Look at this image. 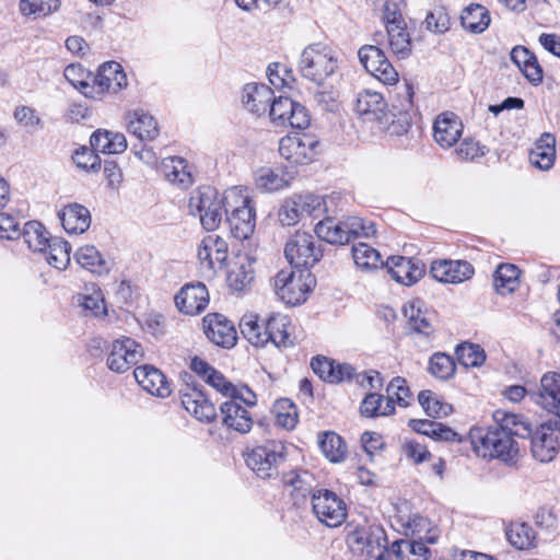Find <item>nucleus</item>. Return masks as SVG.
Returning <instances> with one entry per match:
<instances>
[{"instance_id":"f257e3e1","label":"nucleus","mask_w":560,"mask_h":560,"mask_svg":"<svg viewBox=\"0 0 560 560\" xmlns=\"http://www.w3.org/2000/svg\"><path fill=\"white\" fill-rule=\"evenodd\" d=\"M494 424L488 428H471L468 439L471 448L479 457L513 463L520 454V445L515 438L532 435V424L522 415L495 410Z\"/></svg>"},{"instance_id":"f03ea898","label":"nucleus","mask_w":560,"mask_h":560,"mask_svg":"<svg viewBox=\"0 0 560 560\" xmlns=\"http://www.w3.org/2000/svg\"><path fill=\"white\" fill-rule=\"evenodd\" d=\"M290 318L287 315H271L265 326L258 322L255 314H246L241 318L242 335L255 347H264L271 341L277 347H288L293 343L290 332Z\"/></svg>"},{"instance_id":"7ed1b4c3","label":"nucleus","mask_w":560,"mask_h":560,"mask_svg":"<svg viewBox=\"0 0 560 560\" xmlns=\"http://www.w3.org/2000/svg\"><path fill=\"white\" fill-rule=\"evenodd\" d=\"M298 69L303 78L324 85L339 69L338 55L326 44H311L302 50Z\"/></svg>"},{"instance_id":"20e7f679","label":"nucleus","mask_w":560,"mask_h":560,"mask_svg":"<svg viewBox=\"0 0 560 560\" xmlns=\"http://www.w3.org/2000/svg\"><path fill=\"white\" fill-rule=\"evenodd\" d=\"M226 222L232 235L237 240L248 238L256 226V213L253 200L246 189L231 187L225 190Z\"/></svg>"},{"instance_id":"39448f33","label":"nucleus","mask_w":560,"mask_h":560,"mask_svg":"<svg viewBox=\"0 0 560 560\" xmlns=\"http://www.w3.org/2000/svg\"><path fill=\"white\" fill-rule=\"evenodd\" d=\"M287 446L279 440H267L247 448L244 453L246 466L261 479H272L279 475L280 466L287 459Z\"/></svg>"},{"instance_id":"423d86ee","label":"nucleus","mask_w":560,"mask_h":560,"mask_svg":"<svg viewBox=\"0 0 560 560\" xmlns=\"http://www.w3.org/2000/svg\"><path fill=\"white\" fill-rule=\"evenodd\" d=\"M226 208L225 191L221 194L212 186L198 188L188 201L189 213L198 215L201 225L208 231H213L221 224Z\"/></svg>"},{"instance_id":"0eeeda50","label":"nucleus","mask_w":560,"mask_h":560,"mask_svg":"<svg viewBox=\"0 0 560 560\" xmlns=\"http://www.w3.org/2000/svg\"><path fill=\"white\" fill-rule=\"evenodd\" d=\"M315 279L307 270L281 269L272 279L276 295L288 305H299L306 301Z\"/></svg>"},{"instance_id":"6e6552de","label":"nucleus","mask_w":560,"mask_h":560,"mask_svg":"<svg viewBox=\"0 0 560 560\" xmlns=\"http://www.w3.org/2000/svg\"><path fill=\"white\" fill-rule=\"evenodd\" d=\"M190 369L199 375L207 384L228 398H240L247 406L257 404L256 394L247 386H236L225 378V376L214 370L203 359L195 357L191 359Z\"/></svg>"},{"instance_id":"1a4fd4ad","label":"nucleus","mask_w":560,"mask_h":560,"mask_svg":"<svg viewBox=\"0 0 560 560\" xmlns=\"http://www.w3.org/2000/svg\"><path fill=\"white\" fill-rule=\"evenodd\" d=\"M347 542L353 553L369 559L381 560L386 551L384 529L376 524L357 526L348 534Z\"/></svg>"},{"instance_id":"9d476101","label":"nucleus","mask_w":560,"mask_h":560,"mask_svg":"<svg viewBox=\"0 0 560 560\" xmlns=\"http://www.w3.org/2000/svg\"><path fill=\"white\" fill-rule=\"evenodd\" d=\"M312 509L318 521L329 527L341 525L347 517L345 501L328 489H317L312 493Z\"/></svg>"},{"instance_id":"9b49d317","label":"nucleus","mask_w":560,"mask_h":560,"mask_svg":"<svg viewBox=\"0 0 560 560\" xmlns=\"http://www.w3.org/2000/svg\"><path fill=\"white\" fill-rule=\"evenodd\" d=\"M319 142L310 133H292L281 138L280 155L293 164H308L318 154Z\"/></svg>"},{"instance_id":"f8f14e48","label":"nucleus","mask_w":560,"mask_h":560,"mask_svg":"<svg viewBox=\"0 0 560 560\" xmlns=\"http://www.w3.org/2000/svg\"><path fill=\"white\" fill-rule=\"evenodd\" d=\"M127 86V77L121 66L115 61L103 63L90 83L88 97L103 100L108 94H116Z\"/></svg>"},{"instance_id":"ddd939ff","label":"nucleus","mask_w":560,"mask_h":560,"mask_svg":"<svg viewBox=\"0 0 560 560\" xmlns=\"http://www.w3.org/2000/svg\"><path fill=\"white\" fill-rule=\"evenodd\" d=\"M284 256L292 268H311L319 261L322 250L316 247L313 235L298 232L287 242Z\"/></svg>"},{"instance_id":"4468645a","label":"nucleus","mask_w":560,"mask_h":560,"mask_svg":"<svg viewBox=\"0 0 560 560\" xmlns=\"http://www.w3.org/2000/svg\"><path fill=\"white\" fill-rule=\"evenodd\" d=\"M271 121L279 127L291 126L304 129L308 127L311 118L307 109L289 97H273L268 109Z\"/></svg>"},{"instance_id":"2eb2a0df","label":"nucleus","mask_w":560,"mask_h":560,"mask_svg":"<svg viewBox=\"0 0 560 560\" xmlns=\"http://www.w3.org/2000/svg\"><path fill=\"white\" fill-rule=\"evenodd\" d=\"M360 63L378 81L387 85L398 82L399 74L377 45H364L358 51Z\"/></svg>"},{"instance_id":"dca6fc26","label":"nucleus","mask_w":560,"mask_h":560,"mask_svg":"<svg viewBox=\"0 0 560 560\" xmlns=\"http://www.w3.org/2000/svg\"><path fill=\"white\" fill-rule=\"evenodd\" d=\"M143 355L141 346L133 339L124 337L113 342L107 357V366L116 373H125L137 364Z\"/></svg>"},{"instance_id":"f3484780","label":"nucleus","mask_w":560,"mask_h":560,"mask_svg":"<svg viewBox=\"0 0 560 560\" xmlns=\"http://www.w3.org/2000/svg\"><path fill=\"white\" fill-rule=\"evenodd\" d=\"M559 432L553 419L544 422L532 436V454L540 463L551 462L559 451Z\"/></svg>"},{"instance_id":"a211bd4d","label":"nucleus","mask_w":560,"mask_h":560,"mask_svg":"<svg viewBox=\"0 0 560 560\" xmlns=\"http://www.w3.org/2000/svg\"><path fill=\"white\" fill-rule=\"evenodd\" d=\"M463 130V121L455 113L443 112L434 119L433 139L442 149H451L462 138Z\"/></svg>"},{"instance_id":"6ab92c4d","label":"nucleus","mask_w":560,"mask_h":560,"mask_svg":"<svg viewBox=\"0 0 560 560\" xmlns=\"http://www.w3.org/2000/svg\"><path fill=\"white\" fill-rule=\"evenodd\" d=\"M536 402L553 413V424L560 429V374L547 372L540 380Z\"/></svg>"},{"instance_id":"aec40b11","label":"nucleus","mask_w":560,"mask_h":560,"mask_svg":"<svg viewBox=\"0 0 560 560\" xmlns=\"http://www.w3.org/2000/svg\"><path fill=\"white\" fill-rule=\"evenodd\" d=\"M175 304L179 312L186 315H197L209 304V292L201 283H188L175 295Z\"/></svg>"},{"instance_id":"412c9836","label":"nucleus","mask_w":560,"mask_h":560,"mask_svg":"<svg viewBox=\"0 0 560 560\" xmlns=\"http://www.w3.org/2000/svg\"><path fill=\"white\" fill-rule=\"evenodd\" d=\"M203 331L214 345L231 348L236 342V330L232 322L225 316L213 313L208 314L203 320Z\"/></svg>"},{"instance_id":"4be33fe9","label":"nucleus","mask_w":560,"mask_h":560,"mask_svg":"<svg viewBox=\"0 0 560 560\" xmlns=\"http://www.w3.org/2000/svg\"><path fill=\"white\" fill-rule=\"evenodd\" d=\"M247 405L240 398H229L220 406L223 424L238 433H247L253 427V418Z\"/></svg>"},{"instance_id":"5701e85b","label":"nucleus","mask_w":560,"mask_h":560,"mask_svg":"<svg viewBox=\"0 0 560 560\" xmlns=\"http://www.w3.org/2000/svg\"><path fill=\"white\" fill-rule=\"evenodd\" d=\"M432 277L443 283H460L474 275V267L464 260H435L431 264Z\"/></svg>"},{"instance_id":"b1692460","label":"nucleus","mask_w":560,"mask_h":560,"mask_svg":"<svg viewBox=\"0 0 560 560\" xmlns=\"http://www.w3.org/2000/svg\"><path fill=\"white\" fill-rule=\"evenodd\" d=\"M138 384L149 394L166 398L171 395L172 388L166 376L155 366L144 364L133 371Z\"/></svg>"},{"instance_id":"393cba45","label":"nucleus","mask_w":560,"mask_h":560,"mask_svg":"<svg viewBox=\"0 0 560 560\" xmlns=\"http://www.w3.org/2000/svg\"><path fill=\"white\" fill-rule=\"evenodd\" d=\"M255 259L247 254H238L228 272L226 281L231 290L235 292L246 291L254 281Z\"/></svg>"},{"instance_id":"a878e982","label":"nucleus","mask_w":560,"mask_h":560,"mask_svg":"<svg viewBox=\"0 0 560 560\" xmlns=\"http://www.w3.org/2000/svg\"><path fill=\"white\" fill-rule=\"evenodd\" d=\"M387 272L396 282L410 285L423 276V267L420 261L402 256L389 257L386 261Z\"/></svg>"},{"instance_id":"bb28decb","label":"nucleus","mask_w":560,"mask_h":560,"mask_svg":"<svg viewBox=\"0 0 560 560\" xmlns=\"http://www.w3.org/2000/svg\"><path fill=\"white\" fill-rule=\"evenodd\" d=\"M228 257V244L218 235L206 236L198 247V259L207 269L220 268Z\"/></svg>"},{"instance_id":"cd10ccee","label":"nucleus","mask_w":560,"mask_h":560,"mask_svg":"<svg viewBox=\"0 0 560 560\" xmlns=\"http://www.w3.org/2000/svg\"><path fill=\"white\" fill-rule=\"evenodd\" d=\"M160 172L172 185L186 189L192 185L190 165L180 156H167L161 161Z\"/></svg>"},{"instance_id":"c85d7f7f","label":"nucleus","mask_w":560,"mask_h":560,"mask_svg":"<svg viewBox=\"0 0 560 560\" xmlns=\"http://www.w3.org/2000/svg\"><path fill=\"white\" fill-rule=\"evenodd\" d=\"M58 218L68 234H82L91 225V213L80 203L65 206L59 210Z\"/></svg>"},{"instance_id":"c756f323","label":"nucleus","mask_w":560,"mask_h":560,"mask_svg":"<svg viewBox=\"0 0 560 560\" xmlns=\"http://www.w3.org/2000/svg\"><path fill=\"white\" fill-rule=\"evenodd\" d=\"M272 101L273 92L266 84L248 83L243 88L242 102L254 114H266Z\"/></svg>"},{"instance_id":"7c9ffc66","label":"nucleus","mask_w":560,"mask_h":560,"mask_svg":"<svg viewBox=\"0 0 560 560\" xmlns=\"http://www.w3.org/2000/svg\"><path fill=\"white\" fill-rule=\"evenodd\" d=\"M293 175L284 167H260L255 173V186L265 192L287 188L293 180Z\"/></svg>"},{"instance_id":"2f4dec72","label":"nucleus","mask_w":560,"mask_h":560,"mask_svg":"<svg viewBox=\"0 0 560 560\" xmlns=\"http://www.w3.org/2000/svg\"><path fill=\"white\" fill-rule=\"evenodd\" d=\"M183 407L201 422H211L217 417L214 405L206 395L197 389H191L182 394Z\"/></svg>"},{"instance_id":"473e14b6","label":"nucleus","mask_w":560,"mask_h":560,"mask_svg":"<svg viewBox=\"0 0 560 560\" xmlns=\"http://www.w3.org/2000/svg\"><path fill=\"white\" fill-rule=\"evenodd\" d=\"M128 131L142 141H151L159 135L158 122L144 110H133L126 115Z\"/></svg>"},{"instance_id":"72a5a7b5","label":"nucleus","mask_w":560,"mask_h":560,"mask_svg":"<svg viewBox=\"0 0 560 560\" xmlns=\"http://www.w3.org/2000/svg\"><path fill=\"white\" fill-rule=\"evenodd\" d=\"M407 537L435 544L440 537V529L429 518L421 515L409 516L402 522Z\"/></svg>"},{"instance_id":"f704fd0d","label":"nucleus","mask_w":560,"mask_h":560,"mask_svg":"<svg viewBox=\"0 0 560 560\" xmlns=\"http://www.w3.org/2000/svg\"><path fill=\"white\" fill-rule=\"evenodd\" d=\"M386 102L378 92L364 90L355 101V112L368 120H380L384 115Z\"/></svg>"},{"instance_id":"c9c22d12","label":"nucleus","mask_w":560,"mask_h":560,"mask_svg":"<svg viewBox=\"0 0 560 560\" xmlns=\"http://www.w3.org/2000/svg\"><path fill=\"white\" fill-rule=\"evenodd\" d=\"M556 160V139L550 133H544L529 152V162L535 167L548 171Z\"/></svg>"},{"instance_id":"e433bc0d","label":"nucleus","mask_w":560,"mask_h":560,"mask_svg":"<svg viewBox=\"0 0 560 560\" xmlns=\"http://www.w3.org/2000/svg\"><path fill=\"white\" fill-rule=\"evenodd\" d=\"M404 315L415 331L423 335H430L432 331L433 316L423 308L421 300H413L406 303L404 306Z\"/></svg>"},{"instance_id":"4c0bfd02","label":"nucleus","mask_w":560,"mask_h":560,"mask_svg":"<svg viewBox=\"0 0 560 560\" xmlns=\"http://www.w3.org/2000/svg\"><path fill=\"white\" fill-rule=\"evenodd\" d=\"M388 45L392 52L400 59L407 58L411 52V39L407 32L405 21L386 26Z\"/></svg>"},{"instance_id":"58836bf2","label":"nucleus","mask_w":560,"mask_h":560,"mask_svg":"<svg viewBox=\"0 0 560 560\" xmlns=\"http://www.w3.org/2000/svg\"><path fill=\"white\" fill-rule=\"evenodd\" d=\"M409 427L417 433L432 438L435 441L454 442L458 434L451 428L431 420L411 419Z\"/></svg>"},{"instance_id":"ea45409f","label":"nucleus","mask_w":560,"mask_h":560,"mask_svg":"<svg viewBox=\"0 0 560 560\" xmlns=\"http://www.w3.org/2000/svg\"><path fill=\"white\" fill-rule=\"evenodd\" d=\"M460 21L465 30L480 34L489 27L491 20L486 7L472 3L463 10Z\"/></svg>"},{"instance_id":"a19ab883","label":"nucleus","mask_w":560,"mask_h":560,"mask_svg":"<svg viewBox=\"0 0 560 560\" xmlns=\"http://www.w3.org/2000/svg\"><path fill=\"white\" fill-rule=\"evenodd\" d=\"M509 542L518 550H528L536 547V533L526 523H511L505 529Z\"/></svg>"},{"instance_id":"79ce46f5","label":"nucleus","mask_w":560,"mask_h":560,"mask_svg":"<svg viewBox=\"0 0 560 560\" xmlns=\"http://www.w3.org/2000/svg\"><path fill=\"white\" fill-rule=\"evenodd\" d=\"M74 259L82 268L93 273L103 275L109 270L108 262L93 245H84L78 248L74 253Z\"/></svg>"},{"instance_id":"37998d69","label":"nucleus","mask_w":560,"mask_h":560,"mask_svg":"<svg viewBox=\"0 0 560 560\" xmlns=\"http://www.w3.org/2000/svg\"><path fill=\"white\" fill-rule=\"evenodd\" d=\"M13 118L19 127L28 135H35L44 129L40 113L28 105H18L13 110Z\"/></svg>"},{"instance_id":"c03bdc74","label":"nucleus","mask_w":560,"mask_h":560,"mask_svg":"<svg viewBox=\"0 0 560 560\" xmlns=\"http://www.w3.org/2000/svg\"><path fill=\"white\" fill-rule=\"evenodd\" d=\"M318 444L324 456L331 463H341L347 455V446L335 432H323L318 435Z\"/></svg>"},{"instance_id":"a18cd8bd","label":"nucleus","mask_w":560,"mask_h":560,"mask_svg":"<svg viewBox=\"0 0 560 560\" xmlns=\"http://www.w3.org/2000/svg\"><path fill=\"white\" fill-rule=\"evenodd\" d=\"M283 483L289 489L290 494L296 500L305 499L307 494L313 493V477L306 470H293L283 475Z\"/></svg>"},{"instance_id":"49530a36","label":"nucleus","mask_w":560,"mask_h":560,"mask_svg":"<svg viewBox=\"0 0 560 560\" xmlns=\"http://www.w3.org/2000/svg\"><path fill=\"white\" fill-rule=\"evenodd\" d=\"M352 258L361 271H373L383 266L381 254L365 243H359L352 247Z\"/></svg>"},{"instance_id":"de8ad7c7","label":"nucleus","mask_w":560,"mask_h":560,"mask_svg":"<svg viewBox=\"0 0 560 560\" xmlns=\"http://www.w3.org/2000/svg\"><path fill=\"white\" fill-rule=\"evenodd\" d=\"M520 283V270L511 264L500 265L494 273L493 284L495 291L505 295L516 290Z\"/></svg>"},{"instance_id":"09e8293b","label":"nucleus","mask_w":560,"mask_h":560,"mask_svg":"<svg viewBox=\"0 0 560 560\" xmlns=\"http://www.w3.org/2000/svg\"><path fill=\"white\" fill-rule=\"evenodd\" d=\"M21 235L28 248L33 252H45L50 242L47 230L38 221L26 222Z\"/></svg>"},{"instance_id":"8fccbe9b","label":"nucleus","mask_w":560,"mask_h":560,"mask_svg":"<svg viewBox=\"0 0 560 560\" xmlns=\"http://www.w3.org/2000/svg\"><path fill=\"white\" fill-rule=\"evenodd\" d=\"M60 8V0H20L19 11L25 18L34 20L46 18Z\"/></svg>"},{"instance_id":"3c124183","label":"nucleus","mask_w":560,"mask_h":560,"mask_svg":"<svg viewBox=\"0 0 560 560\" xmlns=\"http://www.w3.org/2000/svg\"><path fill=\"white\" fill-rule=\"evenodd\" d=\"M71 246L61 238H52L43 252L47 262L58 270H65L70 264Z\"/></svg>"},{"instance_id":"603ef678","label":"nucleus","mask_w":560,"mask_h":560,"mask_svg":"<svg viewBox=\"0 0 560 560\" xmlns=\"http://www.w3.org/2000/svg\"><path fill=\"white\" fill-rule=\"evenodd\" d=\"M418 401L430 417L442 418L453 412V406L431 390L420 392Z\"/></svg>"},{"instance_id":"864d4df0","label":"nucleus","mask_w":560,"mask_h":560,"mask_svg":"<svg viewBox=\"0 0 560 560\" xmlns=\"http://www.w3.org/2000/svg\"><path fill=\"white\" fill-rule=\"evenodd\" d=\"M360 412L365 417H385L395 412V406L386 397L380 394H369L364 397L360 406Z\"/></svg>"},{"instance_id":"5fc2aeb1","label":"nucleus","mask_w":560,"mask_h":560,"mask_svg":"<svg viewBox=\"0 0 560 560\" xmlns=\"http://www.w3.org/2000/svg\"><path fill=\"white\" fill-rule=\"evenodd\" d=\"M315 233L319 238L330 244L347 243L343 221L326 218L315 225Z\"/></svg>"},{"instance_id":"6e6d98bb","label":"nucleus","mask_w":560,"mask_h":560,"mask_svg":"<svg viewBox=\"0 0 560 560\" xmlns=\"http://www.w3.org/2000/svg\"><path fill=\"white\" fill-rule=\"evenodd\" d=\"M276 424L292 430L298 423V408L294 402L288 398L278 399L272 407Z\"/></svg>"},{"instance_id":"4d7b16f0","label":"nucleus","mask_w":560,"mask_h":560,"mask_svg":"<svg viewBox=\"0 0 560 560\" xmlns=\"http://www.w3.org/2000/svg\"><path fill=\"white\" fill-rule=\"evenodd\" d=\"M427 541L419 539H406L397 542V556L401 560H428L430 550Z\"/></svg>"},{"instance_id":"13d9d810","label":"nucleus","mask_w":560,"mask_h":560,"mask_svg":"<svg viewBox=\"0 0 560 560\" xmlns=\"http://www.w3.org/2000/svg\"><path fill=\"white\" fill-rule=\"evenodd\" d=\"M300 202V195L296 194L283 200L278 211L281 225L292 226L300 222L304 217Z\"/></svg>"},{"instance_id":"bf43d9fd","label":"nucleus","mask_w":560,"mask_h":560,"mask_svg":"<svg viewBox=\"0 0 560 560\" xmlns=\"http://www.w3.org/2000/svg\"><path fill=\"white\" fill-rule=\"evenodd\" d=\"M85 293L80 295L78 302L85 310L90 311L94 316L106 314V305L104 295L100 288L95 285L86 287Z\"/></svg>"},{"instance_id":"052dcab7","label":"nucleus","mask_w":560,"mask_h":560,"mask_svg":"<svg viewBox=\"0 0 560 560\" xmlns=\"http://www.w3.org/2000/svg\"><path fill=\"white\" fill-rule=\"evenodd\" d=\"M343 229L346 232L347 243L352 237H371L375 235L376 229L372 221L364 220L359 217H349L343 220Z\"/></svg>"},{"instance_id":"680f3d73","label":"nucleus","mask_w":560,"mask_h":560,"mask_svg":"<svg viewBox=\"0 0 560 560\" xmlns=\"http://www.w3.org/2000/svg\"><path fill=\"white\" fill-rule=\"evenodd\" d=\"M455 362L453 358L443 352L434 353L429 361V372L440 380H447L455 373Z\"/></svg>"},{"instance_id":"e2e57ef3","label":"nucleus","mask_w":560,"mask_h":560,"mask_svg":"<svg viewBox=\"0 0 560 560\" xmlns=\"http://www.w3.org/2000/svg\"><path fill=\"white\" fill-rule=\"evenodd\" d=\"M386 392V400L392 401L393 406L395 402L401 407L409 405L411 393L405 378L400 376L394 377L387 385Z\"/></svg>"},{"instance_id":"0e129e2a","label":"nucleus","mask_w":560,"mask_h":560,"mask_svg":"<svg viewBox=\"0 0 560 560\" xmlns=\"http://www.w3.org/2000/svg\"><path fill=\"white\" fill-rule=\"evenodd\" d=\"M63 75L73 88L88 97V90H90L89 79L91 74L85 71L81 65L71 63L67 66Z\"/></svg>"},{"instance_id":"69168bd1","label":"nucleus","mask_w":560,"mask_h":560,"mask_svg":"<svg viewBox=\"0 0 560 560\" xmlns=\"http://www.w3.org/2000/svg\"><path fill=\"white\" fill-rule=\"evenodd\" d=\"M458 361L465 366H479L486 360L483 349L474 343H463L457 347Z\"/></svg>"},{"instance_id":"338daca9","label":"nucleus","mask_w":560,"mask_h":560,"mask_svg":"<svg viewBox=\"0 0 560 560\" xmlns=\"http://www.w3.org/2000/svg\"><path fill=\"white\" fill-rule=\"evenodd\" d=\"M93 148L81 147L72 155L74 164L85 171H96L101 167V159Z\"/></svg>"},{"instance_id":"774afa93","label":"nucleus","mask_w":560,"mask_h":560,"mask_svg":"<svg viewBox=\"0 0 560 560\" xmlns=\"http://www.w3.org/2000/svg\"><path fill=\"white\" fill-rule=\"evenodd\" d=\"M424 23L429 31L439 34L444 33L450 28V18L442 8L430 12L425 18Z\"/></svg>"}]
</instances>
